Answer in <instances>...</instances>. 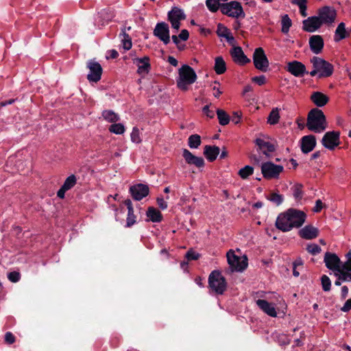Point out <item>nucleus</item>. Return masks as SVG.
Segmentation results:
<instances>
[{
  "label": "nucleus",
  "mask_w": 351,
  "mask_h": 351,
  "mask_svg": "<svg viewBox=\"0 0 351 351\" xmlns=\"http://www.w3.org/2000/svg\"><path fill=\"white\" fill-rule=\"evenodd\" d=\"M300 142V147L303 154L311 152L317 145L316 137L313 134L304 136L302 137Z\"/></svg>",
  "instance_id": "dca6fc26"
},
{
  "label": "nucleus",
  "mask_w": 351,
  "mask_h": 351,
  "mask_svg": "<svg viewBox=\"0 0 351 351\" xmlns=\"http://www.w3.org/2000/svg\"><path fill=\"white\" fill-rule=\"evenodd\" d=\"M168 62L173 66H177L178 64V60L173 56H169L167 60Z\"/></svg>",
  "instance_id": "774afa93"
},
{
  "label": "nucleus",
  "mask_w": 351,
  "mask_h": 351,
  "mask_svg": "<svg viewBox=\"0 0 351 351\" xmlns=\"http://www.w3.org/2000/svg\"><path fill=\"white\" fill-rule=\"evenodd\" d=\"M68 190L66 189L65 188H64V186H61L60 189L57 192V196L60 198V199H63L64 198V196H65V193Z\"/></svg>",
  "instance_id": "69168bd1"
},
{
  "label": "nucleus",
  "mask_w": 351,
  "mask_h": 351,
  "mask_svg": "<svg viewBox=\"0 0 351 351\" xmlns=\"http://www.w3.org/2000/svg\"><path fill=\"white\" fill-rule=\"evenodd\" d=\"M306 219V214L304 211L291 208L278 215L275 225L278 230L286 232L302 227Z\"/></svg>",
  "instance_id": "f257e3e1"
},
{
  "label": "nucleus",
  "mask_w": 351,
  "mask_h": 351,
  "mask_svg": "<svg viewBox=\"0 0 351 351\" xmlns=\"http://www.w3.org/2000/svg\"><path fill=\"white\" fill-rule=\"evenodd\" d=\"M282 29L281 31L283 34H287L289 31V28L292 25L291 20L287 14H285L282 16Z\"/></svg>",
  "instance_id": "58836bf2"
},
{
  "label": "nucleus",
  "mask_w": 351,
  "mask_h": 351,
  "mask_svg": "<svg viewBox=\"0 0 351 351\" xmlns=\"http://www.w3.org/2000/svg\"><path fill=\"white\" fill-rule=\"evenodd\" d=\"M348 260L344 264L342 265V267L346 269L348 271H351V251H350L347 254Z\"/></svg>",
  "instance_id": "4d7b16f0"
},
{
  "label": "nucleus",
  "mask_w": 351,
  "mask_h": 351,
  "mask_svg": "<svg viewBox=\"0 0 351 351\" xmlns=\"http://www.w3.org/2000/svg\"><path fill=\"white\" fill-rule=\"evenodd\" d=\"M146 215L151 221L154 223L160 222L163 219L162 213L153 206L148 207Z\"/></svg>",
  "instance_id": "c85d7f7f"
},
{
  "label": "nucleus",
  "mask_w": 351,
  "mask_h": 351,
  "mask_svg": "<svg viewBox=\"0 0 351 351\" xmlns=\"http://www.w3.org/2000/svg\"><path fill=\"white\" fill-rule=\"evenodd\" d=\"M134 63L138 66L137 72L138 74H147L151 69L149 63V58L144 56L143 58H138L134 60Z\"/></svg>",
  "instance_id": "5701e85b"
},
{
  "label": "nucleus",
  "mask_w": 351,
  "mask_h": 351,
  "mask_svg": "<svg viewBox=\"0 0 351 351\" xmlns=\"http://www.w3.org/2000/svg\"><path fill=\"white\" fill-rule=\"evenodd\" d=\"M306 250L311 254L316 255L321 252L322 249L318 245L313 243L307 245Z\"/></svg>",
  "instance_id": "de8ad7c7"
},
{
  "label": "nucleus",
  "mask_w": 351,
  "mask_h": 351,
  "mask_svg": "<svg viewBox=\"0 0 351 351\" xmlns=\"http://www.w3.org/2000/svg\"><path fill=\"white\" fill-rule=\"evenodd\" d=\"M216 113L221 125H226L229 123L230 117L226 112L221 109H217Z\"/></svg>",
  "instance_id": "72a5a7b5"
},
{
  "label": "nucleus",
  "mask_w": 351,
  "mask_h": 351,
  "mask_svg": "<svg viewBox=\"0 0 351 351\" xmlns=\"http://www.w3.org/2000/svg\"><path fill=\"white\" fill-rule=\"evenodd\" d=\"M182 156L186 162L190 165H193L195 167L200 168L203 167L205 165L204 160L202 157H197L193 155L190 151L184 149Z\"/></svg>",
  "instance_id": "6ab92c4d"
},
{
  "label": "nucleus",
  "mask_w": 351,
  "mask_h": 351,
  "mask_svg": "<svg viewBox=\"0 0 351 351\" xmlns=\"http://www.w3.org/2000/svg\"><path fill=\"white\" fill-rule=\"evenodd\" d=\"M335 273L336 277L339 278L342 282L351 281V272L348 271L342 267L337 269Z\"/></svg>",
  "instance_id": "2f4dec72"
},
{
  "label": "nucleus",
  "mask_w": 351,
  "mask_h": 351,
  "mask_svg": "<svg viewBox=\"0 0 351 351\" xmlns=\"http://www.w3.org/2000/svg\"><path fill=\"white\" fill-rule=\"evenodd\" d=\"M350 36V32L346 29V24L343 22L340 23L335 32L334 36V40L339 42Z\"/></svg>",
  "instance_id": "cd10ccee"
},
{
  "label": "nucleus",
  "mask_w": 351,
  "mask_h": 351,
  "mask_svg": "<svg viewBox=\"0 0 351 351\" xmlns=\"http://www.w3.org/2000/svg\"><path fill=\"white\" fill-rule=\"evenodd\" d=\"M291 3L297 5L299 9L306 5L307 0H291Z\"/></svg>",
  "instance_id": "680f3d73"
},
{
  "label": "nucleus",
  "mask_w": 351,
  "mask_h": 351,
  "mask_svg": "<svg viewBox=\"0 0 351 351\" xmlns=\"http://www.w3.org/2000/svg\"><path fill=\"white\" fill-rule=\"evenodd\" d=\"M339 137L340 132L338 131L327 132L322 139V144L329 150H333L340 144Z\"/></svg>",
  "instance_id": "9b49d317"
},
{
  "label": "nucleus",
  "mask_w": 351,
  "mask_h": 351,
  "mask_svg": "<svg viewBox=\"0 0 351 351\" xmlns=\"http://www.w3.org/2000/svg\"><path fill=\"white\" fill-rule=\"evenodd\" d=\"M186 14L183 10L178 7H173L167 13V19L171 25V27L178 31L181 25L180 22L186 19Z\"/></svg>",
  "instance_id": "1a4fd4ad"
},
{
  "label": "nucleus",
  "mask_w": 351,
  "mask_h": 351,
  "mask_svg": "<svg viewBox=\"0 0 351 351\" xmlns=\"http://www.w3.org/2000/svg\"><path fill=\"white\" fill-rule=\"evenodd\" d=\"M87 67L90 70V73L87 75L89 82H97L100 80L102 74V67L101 64L93 60L87 62Z\"/></svg>",
  "instance_id": "2eb2a0df"
},
{
  "label": "nucleus",
  "mask_w": 351,
  "mask_h": 351,
  "mask_svg": "<svg viewBox=\"0 0 351 351\" xmlns=\"http://www.w3.org/2000/svg\"><path fill=\"white\" fill-rule=\"evenodd\" d=\"M306 127L310 131L315 133H320L327 128L326 116L322 110L315 108L309 111Z\"/></svg>",
  "instance_id": "f03ea898"
},
{
  "label": "nucleus",
  "mask_w": 351,
  "mask_h": 351,
  "mask_svg": "<svg viewBox=\"0 0 351 351\" xmlns=\"http://www.w3.org/2000/svg\"><path fill=\"white\" fill-rule=\"evenodd\" d=\"M8 278L12 282H17L21 279V274L18 271H11L8 274Z\"/></svg>",
  "instance_id": "09e8293b"
},
{
  "label": "nucleus",
  "mask_w": 351,
  "mask_h": 351,
  "mask_svg": "<svg viewBox=\"0 0 351 351\" xmlns=\"http://www.w3.org/2000/svg\"><path fill=\"white\" fill-rule=\"evenodd\" d=\"M119 37L122 38L123 47L125 50H129L132 47V39L128 34L125 32V27L121 29Z\"/></svg>",
  "instance_id": "473e14b6"
},
{
  "label": "nucleus",
  "mask_w": 351,
  "mask_h": 351,
  "mask_svg": "<svg viewBox=\"0 0 351 351\" xmlns=\"http://www.w3.org/2000/svg\"><path fill=\"white\" fill-rule=\"evenodd\" d=\"M220 153V149L217 146L206 145L204 149V154L206 159L210 162L216 160Z\"/></svg>",
  "instance_id": "bb28decb"
},
{
  "label": "nucleus",
  "mask_w": 351,
  "mask_h": 351,
  "mask_svg": "<svg viewBox=\"0 0 351 351\" xmlns=\"http://www.w3.org/2000/svg\"><path fill=\"white\" fill-rule=\"evenodd\" d=\"M283 170V166L270 161L263 162L261 165V173L263 178L267 180L278 178Z\"/></svg>",
  "instance_id": "423d86ee"
},
{
  "label": "nucleus",
  "mask_w": 351,
  "mask_h": 351,
  "mask_svg": "<svg viewBox=\"0 0 351 351\" xmlns=\"http://www.w3.org/2000/svg\"><path fill=\"white\" fill-rule=\"evenodd\" d=\"M136 222V216L134 213V210H128L126 219V227H131Z\"/></svg>",
  "instance_id": "a18cd8bd"
},
{
  "label": "nucleus",
  "mask_w": 351,
  "mask_h": 351,
  "mask_svg": "<svg viewBox=\"0 0 351 351\" xmlns=\"http://www.w3.org/2000/svg\"><path fill=\"white\" fill-rule=\"evenodd\" d=\"M129 192L134 200L141 201L149 195V188L148 185L140 183L131 186Z\"/></svg>",
  "instance_id": "4468645a"
},
{
  "label": "nucleus",
  "mask_w": 351,
  "mask_h": 351,
  "mask_svg": "<svg viewBox=\"0 0 351 351\" xmlns=\"http://www.w3.org/2000/svg\"><path fill=\"white\" fill-rule=\"evenodd\" d=\"M216 33L218 36L225 38L228 42L234 40L230 29L221 23L217 25Z\"/></svg>",
  "instance_id": "c756f323"
},
{
  "label": "nucleus",
  "mask_w": 351,
  "mask_h": 351,
  "mask_svg": "<svg viewBox=\"0 0 351 351\" xmlns=\"http://www.w3.org/2000/svg\"><path fill=\"white\" fill-rule=\"evenodd\" d=\"M253 172L254 168L252 166L246 165L239 171L238 174L242 179H247L250 176L253 174Z\"/></svg>",
  "instance_id": "ea45409f"
},
{
  "label": "nucleus",
  "mask_w": 351,
  "mask_h": 351,
  "mask_svg": "<svg viewBox=\"0 0 351 351\" xmlns=\"http://www.w3.org/2000/svg\"><path fill=\"white\" fill-rule=\"evenodd\" d=\"M188 145L191 149H196L201 145V137L198 134H192L188 138Z\"/></svg>",
  "instance_id": "e433bc0d"
},
{
  "label": "nucleus",
  "mask_w": 351,
  "mask_h": 351,
  "mask_svg": "<svg viewBox=\"0 0 351 351\" xmlns=\"http://www.w3.org/2000/svg\"><path fill=\"white\" fill-rule=\"evenodd\" d=\"M287 71L296 77H302L308 72L306 69V66L301 62L293 60L287 62L285 67Z\"/></svg>",
  "instance_id": "ddd939ff"
},
{
  "label": "nucleus",
  "mask_w": 351,
  "mask_h": 351,
  "mask_svg": "<svg viewBox=\"0 0 351 351\" xmlns=\"http://www.w3.org/2000/svg\"><path fill=\"white\" fill-rule=\"evenodd\" d=\"M131 141L135 143H139L141 142V138L140 137V131L136 127H134L132 129V132L130 134Z\"/></svg>",
  "instance_id": "49530a36"
},
{
  "label": "nucleus",
  "mask_w": 351,
  "mask_h": 351,
  "mask_svg": "<svg viewBox=\"0 0 351 351\" xmlns=\"http://www.w3.org/2000/svg\"><path fill=\"white\" fill-rule=\"evenodd\" d=\"M299 236L306 240L315 239L319 235V230L312 225H306L298 232Z\"/></svg>",
  "instance_id": "412c9836"
},
{
  "label": "nucleus",
  "mask_w": 351,
  "mask_h": 351,
  "mask_svg": "<svg viewBox=\"0 0 351 351\" xmlns=\"http://www.w3.org/2000/svg\"><path fill=\"white\" fill-rule=\"evenodd\" d=\"M240 119H241V114H239L238 112H234L233 113V117L232 119V121L235 124H237L240 122Z\"/></svg>",
  "instance_id": "338daca9"
},
{
  "label": "nucleus",
  "mask_w": 351,
  "mask_h": 351,
  "mask_svg": "<svg viewBox=\"0 0 351 351\" xmlns=\"http://www.w3.org/2000/svg\"><path fill=\"white\" fill-rule=\"evenodd\" d=\"M267 199L275 204L276 206L280 205L284 200V197L282 195L274 192L271 193L269 196H267Z\"/></svg>",
  "instance_id": "79ce46f5"
},
{
  "label": "nucleus",
  "mask_w": 351,
  "mask_h": 351,
  "mask_svg": "<svg viewBox=\"0 0 351 351\" xmlns=\"http://www.w3.org/2000/svg\"><path fill=\"white\" fill-rule=\"evenodd\" d=\"M324 207V204L321 199H317L315 202V206L313 208V211L314 213H320L322 208Z\"/></svg>",
  "instance_id": "5fc2aeb1"
},
{
  "label": "nucleus",
  "mask_w": 351,
  "mask_h": 351,
  "mask_svg": "<svg viewBox=\"0 0 351 351\" xmlns=\"http://www.w3.org/2000/svg\"><path fill=\"white\" fill-rule=\"evenodd\" d=\"M253 62L256 69L266 72L268 69L269 63L265 51L262 47L256 48L253 53Z\"/></svg>",
  "instance_id": "6e6552de"
},
{
  "label": "nucleus",
  "mask_w": 351,
  "mask_h": 351,
  "mask_svg": "<svg viewBox=\"0 0 351 351\" xmlns=\"http://www.w3.org/2000/svg\"><path fill=\"white\" fill-rule=\"evenodd\" d=\"M102 117L108 122L115 123L119 120V116L114 111L106 110L102 112Z\"/></svg>",
  "instance_id": "f704fd0d"
},
{
  "label": "nucleus",
  "mask_w": 351,
  "mask_h": 351,
  "mask_svg": "<svg viewBox=\"0 0 351 351\" xmlns=\"http://www.w3.org/2000/svg\"><path fill=\"white\" fill-rule=\"evenodd\" d=\"M230 55L233 61L240 65H245L250 62V59L245 55L242 48L239 46L234 47L230 51Z\"/></svg>",
  "instance_id": "a211bd4d"
},
{
  "label": "nucleus",
  "mask_w": 351,
  "mask_h": 351,
  "mask_svg": "<svg viewBox=\"0 0 351 351\" xmlns=\"http://www.w3.org/2000/svg\"><path fill=\"white\" fill-rule=\"evenodd\" d=\"M279 119L280 114L278 108L272 109L268 116L267 122L271 125H275L278 123Z\"/></svg>",
  "instance_id": "4c0bfd02"
},
{
  "label": "nucleus",
  "mask_w": 351,
  "mask_h": 351,
  "mask_svg": "<svg viewBox=\"0 0 351 351\" xmlns=\"http://www.w3.org/2000/svg\"><path fill=\"white\" fill-rule=\"evenodd\" d=\"M308 43L311 50L315 54L321 53L324 46V39L320 35L311 36Z\"/></svg>",
  "instance_id": "aec40b11"
},
{
  "label": "nucleus",
  "mask_w": 351,
  "mask_h": 351,
  "mask_svg": "<svg viewBox=\"0 0 351 351\" xmlns=\"http://www.w3.org/2000/svg\"><path fill=\"white\" fill-rule=\"evenodd\" d=\"M256 302L257 306L268 315L273 317H276L277 316L276 308L271 303L262 299L257 300Z\"/></svg>",
  "instance_id": "b1692460"
},
{
  "label": "nucleus",
  "mask_w": 351,
  "mask_h": 351,
  "mask_svg": "<svg viewBox=\"0 0 351 351\" xmlns=\"http://www.w3.org/2000/svg\"><path fill=\"white\" fill-rule=\"evenodd\" d=\"M340 262L339 258L335 254L328 252L325 254L324 263L328 269L335 271L340 267Z\"/></svg>",
  "instance_id": "4be33fe9"
},
{
  "label": "nucleus",
  "mask_w": 351,
  "mask_h": 351,
  "mask_svg": "<svg viewBox=\"0 0 351 351\" xmlns=\"http://www.w3.org/2000/svg\"><path fill=\"white\" fill-rule=\"evenodd\" d=\"M197 80L194 69L188 64H184L178 71L177 86L182 90L186 91L188 86L193 84Z\"/></svg>",
  "instance_id": "7ed1b4c3"
},
{
  "label": "nucleus",
  "mask_w": 351,
  "mask_h": 351,
  "mask_svg": "<svg viewBox=\"0 0 351 351\" xmlns=\"http://www.w3.org/2000/svg\"><path fill=\"white\" fill-rule=\"evenodd\" d=\"M202 111L205 115L208 118L213 119L215 117V111L213 109H210V106L206 105L202 108Z\"/></svg>",
  "instance_id": "3c124183"
},
{
  "label": "nucleus",
  "mask_w": 351,
  "mask_h": 351,
  "mask_svg": "<svg viewBox=\"0 0 351 351\" xmlns=\"http://www.w3.org/2000/svg\"><path fill=\"white\" fill-rule=\"evenodd\" d=\"M208 287L217 295H222L227 289L226 278L219 270H213L208 276Z\"/></svg>",
  "instance_id": "20e7f679"
},
{
  "label": "nucleus",
  "mask_w": 351,
  "mask_h": 351,
  "mask_svg": "<svg viewBox=\"0 0 351 351\" xmlns=\"http://www.w3.org/2000/svg\"><path fill=\"white\" fill-rule=\"evenodd\" d=\"M348 287L346 285L343 286L341 287V300H345L347 297H348Z\"/></svg>",
  "instance_id": "e2e57ef3"
},
{
  "label": "nucleus",
  "mask_w": 351,
  "mask_h": 351,
  "mask_svg": "<svg viewBox=\"0 0 351 351\" xmlns=\"http://www.w3.org/2000/svg\"><path fill=\"white\" fill-rule=\"evenodd\" d=\"M255 144L262 151L263 154L268 156V153L274 152L276 150V147L274 144L265 141L262 138H256L255 140Z\"/></svg>",
  "instance_id": "a878e982"
},
{
  "label": "nucleus",
  "mask_w": 351,
  "mask_h": 351,
  "mask_svg": "<svg viewBox=\"0 0 351 351\" xmlns=\"http://www.w3.org/2000/svg\"><path fill=\"white\" fill-rule=\"evenodd\" d=\"M153 34L165 45H168L170 43L169 27L165 22L158 23Z\"/></svg>",
  "instance_id": "f8f14e48"
},
{
  "label": "nucleus",
  "mask_w": 351,
  "mask_h": 351,
  "mask_svg": "<svg viewBox=\"0 0 351 351\" xmlns=\"http://www.w3.org/2000/svg\"><path fill=\"white\" fill-rule=\"evenodd\" d=\"M125 127L122 123H114L109 128V131L116 134H122L125 132Z\"/></svg>",
  "instance_id": "37998d69"
},
{
  "label": "nucleus",
  "mask_w": 351,
  "mask_h": 351,
  "mask_svg": "<svg viewBox=\"0 0 351 351\" xmlns=\"http://www.w3.org/2000/svg\"><path fill=\"white\" fill-rule=\"evenodd\" d=\"M213 0H206V5L211 12H216L217 11V7L215 4H213Z\"/></svg>",
  "instance_id": "13d9d810"
},
{
  "label": "nucleus",
  "mask_w": 351,
  "mask_h": 351,
  "mask_svg": "<svg viewBox=\"0 0 351 351\" xmlns=\"http://www.w3.org/2000/svg\"><path fill=\"white\" fill-rule=\"evenodd\" d=\"M77 183V178L74 174L69 176L62 185L68 191L72 189Z\"/></svg>",
  "instance_id": "a19ab883"
},
{
  "label": "nucleus",
  "mask_w": 351,
  "mask_h": 351,
  "mask_svg": "<svg viewBox=\"0 0 351 351\" xmlns=\"http://www.w3.org/2000/svg\"><path fill=\"white\" fill-rule=\"evenodd\" d=\"M214 70L218 75H221L226 72V64L221 56L215 58Z\"/></svg>",
  "instance_id": "7c9ffc66"
},
{
  "label": "nucleus",
  "mask_w": 351,
  "mask_h": 351,
  "mask_svg": "<svg viewBox=\"0 0 351 351\" xmlns=\"http://www.w3.org/2000/svg\"><path fill=\"white\" fill-rule=\"evenodd\" d=\"M322 25H332L337 17L336 10L331 6L325 5L317 10V16Z\"/></svg>",
  "instance_id": "0eeeda50"
},
{
  "label": "nucleus",
  "mask_w": 351,
  "mask_h": 351,
  "mask_svg": "<svg viewBox=\"0 0 351 351\" xmlns=\"http://www.w3.org/2000/svg\"><path fill=\"white\" fill-rule=\"evenodd\" d=\"M311 62L314 69L319 71V78L328 77L332 75L333 65L329 62L319 57L314 56L311 59Z\"/></svg>",
  "instance_id": "39448f33"
},
{
  "label": "nucleus",
  "mask_w": 351,
  "mask_h": 351,
  "mask_svg": "<svg viewBox=\"0 0 351 351\" xmlns=\"http://www.w3.org/2000/svg\"><path fill=\"white\" fill-rule=\"evenodd\" d=\"M178 37L180 40L186 41L189 39V32L187 29L181 30L180 33L178 35Z\"/></svg>",
  "instance_id": "bf43d9fd"
},
{
  "label": "nucleus",
  "mask_w": 351,
  "mask_h": 351,
  "mask_svg": "<svg viewBox=\"0 0 351 351\" xmlns=\"http://www.w3.org/2000/svg\"><path fill=\"white\" fill-rule=\"evenodd\" d=\"M302 29L306 32H314L319 29L322 24L317 16H309L304 20Z\"/></svg>",
  "instance_id": "f3484780"
},
{
  "label": "nucleus",
  "mask_w": 351,
  "mask_h": 351,
  "mask_svg": "<svg viewBox=\"0 0 351 351\" xmlns=\"http://www.w3.org/2000/svg\"><path fill=\"white\" fill-rule=\"evenodd\" d=\"M303 185L302 184H296L291 187L293 191V196L294 197L296 202H299L301 201L303 197Z\"/></svg>",
  "instance_id": "c9c22d12"
},
{
  "label": "nucleus",
  "mask_w": 351,
  "mask_h": 351,
  "mask_svg": "<svg viewBox=\"0 0 351 351\" xmlns=\"http://www.w3.org/2000/svg\"><path fill=\"white\" fill-rule=\"evenodd\" d=\"M311 101L317 107H323L329 101V97L322 92H314L311 96Z\"/></svg>",
  "instance_id": "393cba45"
},
{
  "label": "nucleus",
  "mask_w": 351,
  "mask_h": 351,
  "mask_svg": "<svg viewBox=\"0 0 351 351\" xmlns=\"http://www.w3.org/2000/svg\"><path fill=\"white\" fill-rule=\"evenodd\" d=\"M227 260L230 265L231 271H243L247 267V259L244 258L243 260L236 256L231 250L227 253Z\"/></svg>",
  "instance_id": "9d476101"
},
{
  "label": "nucleus",
  "mask_w": 351,
  "mask_h": 351,
  "mask_svg": "<svg viewBox=\"0 0 351 351\" xmlns=\"http://www.w3.org/2000/svg\"><path fill=\"white\" fill-rule=\"evenodd\" d=\"M185 256L188 261H195L199 258L200 255L192 250H189L186 252Z\"/></svg>",
  "instance_id": "8fccbe9b"
},
{
  "label": "nucleus",
  "mask_w": 351,
  "mask_h": 351,
  "mask_svg": "<svg viewBox=\"0 0 351 351\" xmlns=\"http://www.w3.org/2000/svg\"><path fill=\"white\" fill-rule=\"evenodd\" d=\"M321 284L323 291H329L331 289V280L329 277L325 274L321 277Z\"/></svg>",
  "instance_id": "c03bdc74"
},
{
  "label": "nucleus",
  "mask_w": 351,
  "mask_h": 351,
  "mask_svg": "<svg viewBox=\"0 0 351 351\" xmlns=\"http://www.w3.org/2000/svg\"><path fill=\"white\" fill-rule=\"evenodd\" d=\"M351 309V298L346 301L344 305L341 308V311L348 313Z\"/></svg>",
  "instance_id": "052dcab7"
},
{
  "label": "nucleus",
  "mask_w": 351,
  "mask_h": 351,
  "mask_svg": "<svg viewBox=\"0 0 351 351\" xmlns=\"http://www.w3.org/2000/svg\"><path fill=\"white\" fill-rule=\"evenodd\" d=\"M15 337L11 332H7L5 335V341L8 344H12L15 342Z\"/></svg>",
  "instance_id": "6e6d98bb"
},
{
  "label": "nucleus",
  "mask_w": 351,
  "mask_h": 351,
  "mask_svg": "<svg viewBox=\"0 0 351 351\" xmlns=\"http://www.w3.org/2000/svg\"><path fill=\"white\" fill-rule=\"evenodd\" d=\"M253 82L256 83L259 86H262L266 83V77L265 75L255 76L252 78Z\"/></svg>",
  "instance_id": "603ef678"
},
{
  "label": "nucleus",
  "mask_w": 351,
  "mask_h": 351,
  "mask_svg": "<svg viewBox=\"0 0 351 351\" xmlns=\"http://www.w3.org/2000/svg\"><path fill=\"white\" fill-rule=\"evenodd\" d=\"M108 56L106 58L115 59L119 56V53L115 49H111L108 51Z\"/></svg>",
  "instance_id": "0e129e2a"
},
{
  "label": "nucleus",
  "mask_w": 351,
  "mask_h": 351,
  "mask_svg": "<svg viewBox=\"0 0 351 351\" xmlns=\"http://www.w3.org/2000/svg\"><path fill=\"white\" fill-rule=\"evenodd\" d=\"M156 202L158 207L162 210H165L168 207L167 202L162 197H158L156 198Z\"/></svg>",
  "instance_id": "864d4df0"
}]
</instances>
